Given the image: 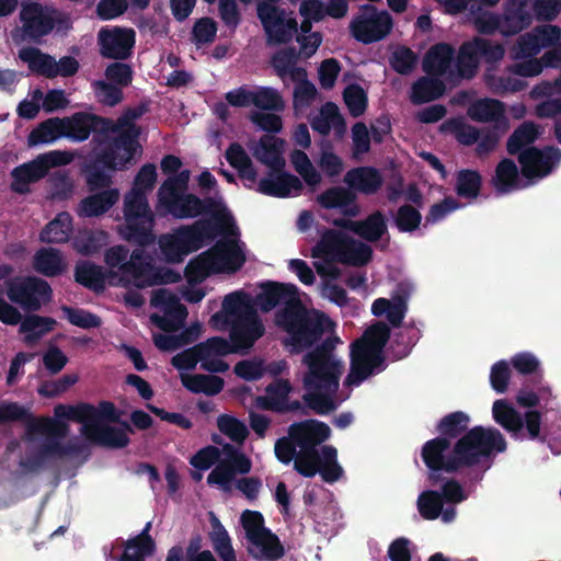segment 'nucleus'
I'll return each mask as SVG.
<instances>
[{"label": "nucleus", "instance_id": "obj_21", "mask_svg": "<svg viewBox=\"0 0 561 561\" xmlns=\"http://www.w3.org/2000/svg\"><path fill=\"white\" fill-rule=\"evenodd\" d=\"M151 304L154 307H161L164 316H151L152 322L164 332H175L180 330L187 318V309L181 304L179 298L167 289L153 291Z\"/></svg>", "mask_w": 561, "mask_h": 561}, {"label": "nucleus", "instance_id": "obj_54", "mask_svg": "<svg viewBox=\"0 0 561 561\" xmlns=\"http://www.w3.org/2000/svg\"><path fill=\"white\" fill-rule=\"evenodd\" d=\"M19 57L22 61L28 64L31 71L46 78H54L55 59L48 54H44L36 47H24L20 49Z\"/></svg>", "mask_w": 561, "mask_h": 561}, {"label": "nucleus", "instance_id": "obj_28", "mask_svg": "<svg viewBox=\"0 0 561 561\" xmlns=\"http://www.w3.org/2000/svg\"><path fill=\"white\" fill-rule=\"evenodd\" d=\"M209 250L218 273H236L245 263V255L237 239H220Z\"/></svg>", "mask_w": 561, "mask_h": 561}, {"label": "nucleus", "instance_id": "obj_2", "mask_svg": "<svg viewBox=\"0 0 561 561\" xmlns=\"http://www.w3.org/2000/svg\"><path fill=\"white\" fill-rule=\"evenodd\" d=\"M156 181V165L144 164L135 178V186L125 195L123 208L125 225L121 232L130 243L149 245L156 240L154 216L146 196V191L151 190Z\"/></svg>", "mask_w": 561, "mask_h": 561}, {"label": "nucleus", "instance_id": "obj_17", "mask_svg": "<svg viewBox=\"0 0 561 561\" xmlns=\"http://www.w3.org/2000/svg\"><path fill=\"white\" fill-rule=\"evenodd\" d=\"M139 247V244H137ZM140 248L131 251L129 259L121 266L119 275L115 272H110V285H124L133 284L138 288L152 286L151 275L153 271L152 256Z\"/></svg>", "mask_w": 561, "mask_h": 561}, {"label": "nucleus", "instance_id": "obj_32", "mask_svg": "<svg viewBox=\"0 0 561 561\" xmlns=\"http://www.w3.org/2000/svg\"><path fill=\"white\" fill-rule=\"evenodd\" d=\"M350 236L336 229H325L319 241L311 249V256L330 259L339 263Z\"/></svg>", "mask_w": 561, "mask_h": 561}, {"label": "nucleus", "instance_id": "obj_16", "mask_svg": "<svg viewBox=\"0 0 561 561\" xmlns=\"http://www.w3.org/2000/svg\"><path fill=\"white\" fill-rule=\"evenodd\" d=\"M450 447L449 440L438 436L422 446L421 458L431 471L430 480L433 484L440 480V471L454 473L465 468L462 456L456 453V443L451 450Z\"/></svg>", "mask_w": 561, "mask_h": 561}, {"label": "nucleus", "instance_id": "obj_63", "mask_svg": "<svg viewBox=\"0 0 561 561\" xmlns=\"http://www.w3.org/2000/svg\"><path fill=\"white\" fill-rule=\"evenodd\" d=\"M107 234L103 231H79L72 239L73 249L82 255L98 253L106 244Z\"/></svg>", "mask_w": 561, "mask_h": 561}, {"label": "nucleus", "instance_id": "obj_59", "mask_svg": "<svg viewBox=\"0 0 561 561\" xmlns=\"http://www.w3.org/2000/svg\"><path fill=\"white\" fill-rule=\"evenodd\" d=\"M482 175L477 170L461 169L456 174L455 191L457 195L466 199H474L480 195Z\"/></svg>", "mask_w": 561, "mask_h": 561}, {"label": "nucleus", "instance_id": "obj_29", "mask_svg": "<svg viewBox=\"0 0 561 561\" xmlns=\"http://www.w3.org/2000/svg\"><path fill=\"white\" fill-rule=\"evenodd\" d=\"M304 188L302 182L298 176L286 172L284 169L278 172L271 171L268 178L259 181L257 192L278 198L290 196L291 192L299 195Z\"/></svg>", "mask_w": 561, "mask_h": 561}, {"label": "nucleus", "instance_id": "obj_5", "mask_svg": "<svg viewBox=\"0 0 561 561\" xmlns=\"http://www.w3.org/2000/svg\"><path fill=\"white\" fill-rule=\"evenodd\" d=\"M340 339L327 337L302 357L307 371L302 382L305 389L331 388L339 390L340 378L343 374V363L335 354V345Z\"/></svg>", "mask_w": 561, "mask_h": 561}, {"label": "nucleus", "instance_id": "obj_60", "mask_svg": "<svg viewBox=\"0 0 561 561\" xmlns=\"http://www.w3.org/2000/svg\"><path fill=\"white\" fill-rule=\"evenodd\" d=\"M390 327L386 322L378 321L368 327L365 330L362 339L355 341V343L363 345L378 354H383V350L390 340Z\"/></svg>", "mask_w": 561, "mask_h": 561}, {"label": "nucleus", "instance_id": "obj_34", "mask_svg": "<svg viewBox=\"0 0 561 561\" xmlns=\"http://www.w3.org/2000/svg\"><path fill=\"white\" fill-rule=\"evenodd\" d=\"M311 128L322 136H328L333 128L335 135L342 136L346 130V123L341 115L337 105L333 102H327L320 108L319 115L310 121Z\"/></svg>", "mask_w": 561, "mask_h": 561}, {"label": "nucleus", "instance_id": "obj_22", "mask_svg": "<svg viewBox=\"0 0 561 561\" xmlns=\"http://www.w3.org/2000/svg\"><path fill=\"white\" fill-rule=\"evenodd\" d=\"M386 366L383 354H378L354 342L351 350L350 373L345 383L348 386H359L370 375L385 370Z\"/></svg>", "mask_w": 561, "mask_h": 561}, {"label": "nucleus", "instance_id": "obj_13", "mask_svg": "<svg viewBox=\"0 0 561 561\" xmlns=\"http://www.w3.org/2000/svg\"><path fill=\"white\" fill-rule=\"evenodd\" d=\"M148 104L140 103L134 107H127L116 122L111 119L108 133H115L116 136L104 139L113 145L116 149H121L129 157H136L142 152V147L138 141L140 136V127L134 122L139 119L148 112Z\"/></svg>", "mask_w": 561, "mask_h": 561}, {"label": "nucleus", "instance_id": "obj_64", "mask_svg": "<svg viewBox=\"0 0 561 561\" xmlns=\"http://www.w3.org/2000/svg\"><path fill=\"white\" fill-rule=\"evenodd\" d=\"M211 515L213 533L210 539L215 551L222 561H237L228 531L219 519L214 514Z\"/></svg>", "mask_w": 561, "mask_h": 561}, {"label": "nucleus", "instance_id": "obj_6", "mask_svg": "<svg viewBox=\"0 0 561 561\" xmlns=\"http://www.w3.org/2000/svg\"><path fill=\"white\" fill-rule=\"evenodd\" d=\"M216 228L215 222L197 219L192 225L180 226L172 233L162 234L159 248L164 261L170 264L182 263L190 253L219 236L214 233Z\"/></svg>", "mask_w": 561, "mask_h": 561}, {"label": "nucleus", "instance_id": "obj_57", "mask_svg": "<svg viewBox=\"0 0 561 561\" xmlns=\"http://www.w3.org/2000/svg\"><path fill=\"white\" fill-rule=\"evenodd\" d=\"M388 232L385 215L375 210L365 219L358 220L356 234L368 242L379 241Z\"/></svg>", "mask_w": 561, "mask_h": 561}, {"label": "nucleus", "instance_id": "obj_40", "mask_svg": "<svg viewBox=\"0 0 561 561\" xmlns=\"http://www.w3.org/2000/svg\"><path fill=\"white\" fill-rule=\"evenodd\" d=\"M492 415L494 421L514 438L519 437L524 427L523 416L506 400L500 399L493 403Z\"/></svg>", "mask_w": 561, "mask_h": 561}, {"label": "nucleus", "instance_id": "obj_11", "mask_svg": "<svg viewBox=\"0 0 561 561\" xmlns=\"http://www.w3.org/2000/svg\"><path fill=\"white\" fill-rule=\"evenodd\" d=\"M71 156L66 151L53 150L36 159L15 167L12 172L11 190L19 194L30 192V184L45 178L49 169L70 163Z\"/></svg>", "mask_w": 561, "mask_h": 561}, {"label": "nucleus", "instance_id": "obj_51", "mask_svg": "<svg viewBox=\"0 0 561 561\" xmlns=\"http://www.w3.org/2000/svg\"><path fill=\"white\" fill-rule=\"evenodd\" d=\"M59 138H64L62 121L59 117H50L32 129L27 136V145L34 147L50 144Z\"/></svg>", "mask_w": 561, "mask_h": 561}, {"label": "nucleus", "instance_id": "obj_19", "mask_svg": "<svg viewBox=\"0 0 561 561\" xmlns=\"http://www.w3.org/2000/svg\"><path fill=\"white\" fill-rule=\"evenodd\" d=\"M136 33L133 28L103 27L98 34L100 55L106 59L126 60L133 55Z\"/></svg>", "mask_w": 561, "mask_h": 561}, {"label": "nucleus", "instance_id": "obj_56", "mask_svg": "<svg viewBox=\"0 0 561 561\" xmlns=\"http://www.w3.org/2000/svg\"><path fill=\"white\" fill-rule=\"evenodd\" d=\"M539 130L533 122L522 123L508 137L506 150L511 156H518L527 147L536 141Z\"/></svg>", "mask_w": 561, "mask_h": 561}, {"label": "nucleus", "instance_id": "obj_26", "mask_svg": "<svg viewBox=\"0 0 561 561\" xmlns=\"http://www.w3.org/2000/svg\"><path fill=\"white\" fill-rule=\"evenodd\" d=\"M265 328L256 311H248L241 319H236L230 329V342L236 353L251 348L263 336Z\"/></svg>", "mask_w": 561, "mask_h": 561}, {"label": "nucleus", "instance_id": "obj_44", "mask_svg": "<svg viewBox=\"0 0 561 561\" xmlns=\"http://www.w3.org/2000/svg\"><path fill=\"white\" fill-rule=\"evenodd\" d=\"M470 416L463 411H455L443 416L436 425L438 437L451 443V439L460 438L469 431Z\"/></svg>", "mask_w": 561, "mask_h": 561}, {"label": "nucleus", "instance_id": "obj_31", "mask_svg": "<svg viewBox=\"0 0 561 561\" xmlns=\"http://www.w3.org/2000/svg\"><path fill=\"white\" fill-rule=\"evenodd\" d=\"M533 22L526 0H508L502 16V34L511 36L527 28Z\"/></svg>", "mask_w": 561, "mask_h": 561}, {"label": "nucleus", "instance_id": "obj_61", "mask_svg": "<svg viewBox=\"0 0 561 561\" xmlns=\"http://www.w3.org/2000/svg\"><path fill=\"white\" fill-rule=\"evenodd\" d=\"M420 331L413 327H408L397 332L388 348L391 357L396 360L407 357L420 340Z\"/></svg>", "mask_w": 561, "mask_h": 561}, {"label": "nucleus", "instance_id": "obj_3", "mask_svg": "<svg viewBox=\"0 0 561 561\" xmlns=\"http://www.w3.org/2000/svg\"><path fill=\"white\" fill-rule=\"evenodd\" d=\"M275 323L287 333L284 345L291 354L310 350L332 325L325 313L308 309L301 299L279 309L275 314Z\"/></svg>", "mask_w": 561, "mask_h": 561}, {"label": "nucleus", "instance_id": "obj_23", "mask_svg": "<svg viewBox=\"0 0 561 561\" xmlns=\"http://www.w3.org/2000/svg\"><path fill=\"white\" fill-rule=\"evenodd\" d=\"M64 138L72 141H84L91 133L107 134L111 119L87 112H77L62 117Z\"/></svg>", "mask_w": 561, "mask_h": 561}, {"label": "nucleus", "instance_id": "obj_41", "mask_svg": "<svg viewBox=\"0 0 561 561\" xmlns=\"http://www.w3.org/2000/svg\"><path fill=\"white\" fill-rule=\"evenodd\" d=\"M150 523H147L144 530L135 538L126 542L125 551L121 561H145V558L151 556L156 550V543L149 535Z\"/></svg>", "mask_w": 561, "mask_h": 561}, {"label": "nucleus", "instance_id": "obj_4", "mask_svg": "<svg viewBox=\"0 0 561 561\" xmlns=\"http://www.w3.org/2000/svg\"><path fill=\"white\" fill-rule=\"evenodd\" d=\"M19 21L20 26L12 33L13 38L20 36L22 41L37 45L51 33L66 35L72 28L68 12L36 1L21 4Z\"/></svg>", "mask_w": 561, "mask_h": 561}, {"label": "nucleus", "instance_id": "obj_1", "mask_svg": "<svg viewBox=\"0 0 561 561\" xmlns=\"http://www.w3.org/2000/svg\"><path fill=\"white\" fill-rule=\"evenodd\" d=\"M190 181V171L183 170L179 174L171 175L163 181L157 193L156 210L160 217L172 216L175 219L197 218L202 215H210L204 218L217 224L215 234L228 237L238 236L232 215L219 197L201 198L193 193H186Z\"/></svg>", "mask_w": 561, "mask_h": 561}, {"label": "nucleus", "instance_id": "obj_50", "mask_svg": "<svg viewBox=\"0 0 561 561\" xmlns=\"http://www.w3.org/2000/svg\"><path fill=\"white\" fill-rule=\"evenodd\" d=\"M291 385L287 379H276L265 388V396L259 397V405L267 411H280V405L288 399Z\"/></svg>", "mask_w": 561, "mask_h": 561}, {"label": "nucleus", "instance_id": "obj_27", "mask_svg": "<svg viewBox=\"0 0 561 561\" xmlns=\"http://www.w3.org/2000/svg\"><path fill=\"white\" fill-rule=\"evenodd\" d=\"M300 299L298 288L293 284L267 280L261 285V291L256 295V305L263 312L273 310L278 305L287 308L293 301Z\"/></svg>", "mask_w": 561, "mask_h": 561}, {"label": "nucleus", "instance_id": "obj_14", "mask_svg": "<svg viewBox=\"0 0 561 561\" xmlns=\"http://www.w3.org/2000/svg\"><path fill=\"white\" fill-rule=\"evenodd\" d=\"M392 26L393 20L388 11H378L375 5L365 4L351 21L350 31L357 42L368 45L386 38Z\"/></svg>", "mask_w": 561, "mask_h": 561}, {"label": "nucleus", "instance_id": "obj_20", "mask_svg": "<svg viewBox=\"0 0 561 561\" xmlns=\"http://www.w3.org/2000/svg\"><path fill=\"white\" fill-rule=\"evenodd\" d=\"M561 161V150L553 146L542 149L527 147L518 154V162L522 167V174L526 179L545 178Z\"/></svg>", "mask_w": 561, "mask_h": 561}, {"label": "nucleus", "instance_id": "obj_33", "mask_svg": "<svg viewBox=\"0 0 561 561\" xmlns=\"http://www.w3.org/2000/svg\"><path fill=\"white\" fill-rule=\"evenodd\" d=\"M283 139L263 136L253 154L262 164L268 167L271 171L278 172L285 169L286 165L285 158L283 157Z\"/></svg>", "mask_w": 561, "mask_h": 561}, {"label": "nucleus", "instance_id": "obj_30", "mask_svg": "<svg viewBox=\"0 0 561 561\" xmlns=\"http://www.w3.org/2000/svg\"><path fill=\"white\" fill-rule=\"evenodd\" d=\"M344 183L351 191L364 195L376 194L383 184L381 172L375 167H356L344 175Z\"/></svg>", "mask_w": 561, "mask_h": 561}, {"label": "nucleus", "instance_id": "obj_38", "mask_svg": "<svg viewBox=\"0 0 561 561\" xmlns=\"http://www.w3.org/2000/svg\"><path fill=\"white\" fill-rule=\"evenodd\" d=\"M446 85L439 77L424 76L419 78L411 87L410 100L415 105H421L444 95Z\"/></svg>", "mask_w": 561, "mask_h": 561}, {"label": "nucleus", "instance_id": "obj_8", "mask_svg": "<svg viewBox=\"0 0 561 561\" xmlns=\"http://www.w3.org/2000/svg\"><path fill=\"white\" fill-rule=\"evenodd\" d=\"M135 162L136 159L134 157H129L105 140H100L99 146L93 150L91 160L83 168L89 192L103 191L110 187L112 176L104 169L111 171L124 170Z\"/></svg>", "mask_w": 561, "mask_h": 561}, {"label": "nucleus", "instance_id": "obj_35", "mask_svg": "<svg viewBox=\"0 0 561 561\" xmlns=\"http://www.w3.org/2000/svg\"><path fill=\"white\" fill-rule=\"evenodd\" d=\"M455 49L447 43L433 45L423 58V70L428 76H444L451 66Z\"/></svg>", "mask_w": 561, "mask_h": 561}, {"label": "nucleus", "instance_id": "obj_9", "mask_svg": "<svg viewBox=\"0 0 561 561\" xmlns=\"http://www.w3.org/2000/svg\"><path fill=\"white\" fill-rule=\"evenodd\" d=\"M506 448L505 437L497 428L481 425L470 428L456 442V453L462 456L465 468L476 467L483 458L504 453Z\"/></svg>", "mask_w": 561, "mask_h": 561}, {"label": "nucleus", "instance_id": "obj_45", "mask_svg": "<svg viewBox=\"0 0 561 561\" xmlns=\"http://www.w3.org/2000/svg\"><path fill=\"white\" fill-rule=\"evenodd\" d=\"M317 473L327 483H334L343 476V468L337 462V450L332 445L321 446V454L319 459L316 460Z\"/></svg>", "mask_w": 561, "mask_h": 561}, {"label": "nucleus", "instance_id": "obj_46", "mask_svg": "<svg viewBox=\"0 0 561 561\" xmlns=\"http://www.w3.org/2000/svg\"><path fill=\"white\" fill-rule=\"evenodd\" d=\"M72 231V217L70 214L59 213L41 231L39 239L45 243H64L69 240Z\"/></svg>", "mask_w": 561, "mask_h": 561}, {"label": "nucleus", "instance_id": "obj_18", "mask_svg": "<svg viewBox=\"0 0 561 561\" xmlns=\"http://www.w3.org/2000/svg\"><path fill=\"white\" fill-rule=\"evenodd\" d=\"M257 16L264 27L271 44H287L298 31L295 18H285V11L274 4L260 2Z\"/></svg>", "mask_w": 561, "mask_h": 561}, {"label": "nucleus", "instance_id": "obj_12", "mask_svg": "<svg viewBox=\"0 0 561 561\" xmlns=\"http://www.w3.org/2000/svg\"><path fill=\"white\" fill-rule=\"evenodd\" d=\"M7 296L25 312H36L53 298V289L47 280L37 276H25L7 283Z\"/></svg>", "mask_w": 561, "mask_h": 561}, {"label": "nucleus", "instance_id": "obj_36", "mask_svg": "<svg viewBox=\"0 0 561 561\" xmlns=\"http://www.w3.org/2000/svg\"><path fill=\"white\" fill-rule=\"evenodd\" d=\"M117 188H107L84 197L78 208L81 217H98L108 211L118 201Z\"/></svg>", "mask_w": 561, "mask_h": 561}, {"label": "nucleus", "instance_id": "obj_53", "mask_svg": "<svg viewBox=\"0 0 561 561\" xmlns=\"http://www.w3.org/2000/svg\"><path fill=\"white\" fill-rule=\"evenodd\" d=\"M57 324V321L50 317H43L38 314L26 316L20 324V333H25V342L34 343L42 339L47 333L51 332Z\"/></svg>", "mask_w": 561, "mask_h": 561}, {"label": "nucleus", "instance_id": "obj_47", "mask_svg": "<svg viewBox=\"0 0 561 561\" xmlns=\"http://www.w3.org/2000/svg\"><path fill=\"white\" fill-rule=\"evenodd\" d=\"M222 312H216L211 316V322L217 324L219 321L227 322V316L241 319L248 311H255L250 304L247 294L243 291H233L228 294L222 301Z\"/></svg>", "mask_w": 561, "mask_h": 561}, {"label": "nucleus", "instance_id": "obj_58", "mask_svg": "<svg viewBox=\"0 0 561 561\" xmlns=\"http://www.w3.org/2000/svg\"><path fill=\"white\" fill-rule=\"evenodd\" d=\"M371 259V247L350 236L339 263L360 267L367 265Z\"/></svg>", "mask_w": 561, "mask_h": 561}, {"label": "nucleus", "instance_id": "obj_48", "mask_svg": "<svg viewBox=\"0 0 561 561\" xmlns=\"http://www.w3.org/2000/svg\"><path fill=\"white\" fill-rule=\"evenodd\" d=\"M306 393L302 396L304 403L307 408L312 410L316 414L328 415L335 411L337 404L334 400V394L337 390L331 388L319 389H305Z\"/></svg>", "mask_w": 561, "mask_h": 561}, {"label": "nucleus", "instance_id": "obj_62", "mask_svg": "<svg viewBox=\"0 0 561 561\" xmlns=\"http://www.w3.org/2000/svg\"><path fill=\"white\" fill-rule=\"evenodd\" d=\"M356 199L357 195L348 186H332L317 196V203L324 209H341Z\"/></svg>", "mask_w": 561, "mask_h": 561}, {"label": "nucleus", "instance_id": "obj_37", "mask_svg": "<svg viewBox=\"0 0 561 561\" xmlns=\"http://www.w3.org/2000/svg\"><path fill=\"white\" fill-rule=\"evenodd\" d=\"M250 542L253 548H249V553L255 560L278 561L285 556L284 546L271 529L252 539Z\"/></svg>", "mask_w": 561, "mask_h": 561}, {"label": "nucleus", "instance_id": "obj_15", "mask_svg": "<svg viewBox=\"0 0 561 561\" xmlns=\"http://www.w3.org/2000/svg\"><path fill=\"white\" fill-rule=\"evenodd\" d=\"M23 422L26 425V437L28 442L34 440V435L55 434L65 436L69 427L61 420L50 417L34 419L32 413L18 402L0 403V423Z\"/></svg>", "mask_w": 561, "mask_h": 561}, {"label": "nucleus", "instance_id": "obj_55", "mask_svg": "<svg viewBox=\"0 0 561 561\" xmlns=\"http://www.w3.org/2000/svg\"><path fill=\"white\" fill-rule=\"evenodd\" d=\"M183 386L193 393L216 396L222 391L225 381L215 375H187L182 377Z\"/></svg>", "mask_w": 561, "mask_h": 561}, {"label": "nucleus", "instance_id": "obj_25", "mask_svg": "<svg viewBox=\"0 0 561 561\" xmlns=\"http://www.w3.org/2000/svg\"><path fill=\"white\" fill-rule=\"evenodd\" d=\"M121 427L104 424H85L82 427V434L90 442L113 449H121L129 445L128 433L134 430L127 421L118 422Z\"/></svg>", "mask_w": 561, "mask_h": 561}, {"label": "nucleus", "instance_id": "obj_43", "mask_svg": "<svg viewBox=\"0 0 561 561\" xmlns=\"http://www.w3.org/2000/svg\"><path fill=\"white\" fill-rule=\"evenodd\" d=\"M33 267L46 277L58 276L65 271L61 253L55 248L39 249L33 257Z\"/></svg>", "mask_w": 561, "mask_h": 561}, {"label": "nucleus", "instance_id": "obj_7", "mask_svg": "<svg viewBox=\"0 0 561 561\" xmlns=\"http://www.w3.org/2000/svg\"><path fill=\"white\" fill-rule=\"evenodd\" d=\"M288 433L299 446L295 470L305 478L314 477L318 470L314 462L321 454L319 446L330 438V426L322 421L308 419L290 424Z\"/></svg>", "mask_w": 561, "mask_h": 561}, {"label": "nucleus", "instance_id": "obj_39", "mask_svg": "<svg viewBox=\"0 0 561 561\" xmlns=\"http://www.w3.org/2000/svg\"><path fill=\"white\" fill-rule=\"evenodd\" d=\"M46 439L37 447V449L28 455L25 459H21L19 466L28 473H36L45 469L49 460L57 458L56 448L54 445V437L65 438V436H57L55 434H45Z\"/></svg>", "mask_w": 561, "mask_h": 561}, {"label": "nucleus", "instance_id": "obj_52", "mask_svg": "<svg viewBox=\"0 0 561 561\" xmlns=\"http://www.w3.org/2000/svg\"><path fill=\"white\" fill-rule=\"evenodd\" d=\"M504 104L494 99H481L468 108V116L479 123L499 122L504 118Z\"/></svg>", "mask_w": 561, "mask_h": 561}, {"label": "nucleus", "instance_id": "obj_49", "mask_svg": "<svg viewBox=\"0 0 561 561\" xmlns=\"http://www.w3.org/2000/svg\"><path fill=\"white\" fill-rule=\"evenodd\" d=\"M518 175L516 163L512 159L504 158L495 168L492 184L497 193L506 194L518 187Z\"/></svg>", "mask_w": 561, "mask_h": 561}, {"label": "nucleus", "instance_id": "obj_10", "mask_svg": "<svg viewBox=\"0 0 561 561\" xmlns=\"http://www.w3.org/2000/svg\"><path fill=\"white\" fill-rule=\"evenodd\" d=\"M504 56L503 44L474 36L470 41L463 42L458 49L457 72L460 78L470 80L478 73L481 61L489 66H495Z\"/></svg>", "mask_w": 561, "mask_h": 561}, {"label": "nucleus", "instance_id": "obj_42", "mask_svg": "<svg viewBox=\"0 0 561 561\" xmlns=\"http://www.w3.org/2000/svg\"><path fill=\"white\" fill-rule=\"evenodd\" d=\"M107 278L111 279L110 272L106 273L102 266L94 263L84 262L75 270L76 282L95 293L104 290Z\"/></svg>", "mask_w": 561, "mask_h": 561}, {"label": "nucleus", "instance_id": "obj_24", "mask_svg": "<svg viewBox=\"0 0 561 561\" xmlns=\"http://www.w3.org/2000/svg\"><path fill=\"white\" fill-rule=\"evenodd\" d=\"M412 293L409 283H399L391 299L377 298L371 306V313L376 317L386 316L389 323L399 328L408 311V300Z\"/></svg>", "mask_w": 561, "mask_h": 561}]
</instances>
